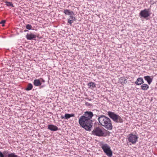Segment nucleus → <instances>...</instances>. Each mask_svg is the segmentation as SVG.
<instances>
[{
    "label": "nucleus",
    "mask_w": 157,
    "mask_h": 157,
    "mask_svg": "<svg viewBox=\"0 0 157 157\" xmlns=\"http://www.w3.org/2000/svg\"><path fill=\"white\" fill-rule=\"evenodd\" d=\"M94 116L93 113L86 111L79 119L78 123L80 125L86 130L90 131L93 126L91 120Z\"/></svg>",
    "instance_id": "nucleus-1"
},
{
    "label": "nucleus",
    "mask_w": 157,
    "mask_h": 157,
    "mask_svg": "<svg viewBox=\"0 0 157 157\" xmlns=\"http://www.w3.org/2000/svg\"><path fill=\"white\" fill-rule=\"evenodd\" d=\"M98 120L100 124L108 130H111L113 128L112 122L110 119L104 115L99 117Z\"/></svg>",
    "instance_id": "nucleus-2"
},
{
    "label": "nucleus",
    "mask_w": 157,
    "mask_h": 157,
    "mask_svg": "<svg viewBox=\"0 0 157 157\" xmlns=\"http://www.w3.org/2000/svg\"><path fill=\"white\" fill-rule=\"evenodd\" d=\"M106 130L103 128L97 127L94 128L92 131V134L94 136L102 137L105 136V132Z\"/></svg>",
    "instance_id": "nucleus-3"
},
{
    "label": "nucleus",
    "mask_w": 157,
    "mask_h": 157,
    "mask_svg": "<svg viewBox=\"0 0 157 157\" xmlns=\"http://www.w3.org/2000/svg\"><path fill=\"white\" fill-rule=\"evenodd\" d=\"M63 13L66 15L70 16V18L68 19L67 23L71 25L76 20V17L73 16L74 14V12L68 9L64 10Z\"/></svg>",
    "instance_id": "nucleus-4"
},
{
    "label": "nucleus",
    "mask_w": 157,
    "mask_h": 157,
    "mask_svg": "<svg viewBox=\"0 0 157 157\" xmlns=\"http://www.w3.org/2000/svg\"><path fill=\"white\" fill-rule=\"evenodd\" d=\"M101 147L105 154L109 157H111L113 153L110 147L106 144H101Z\"/></svg>",
    "instance_id": "nucleus-5"
},
{
    "label": "nucleus",
    "mask_w": 157,
    "mask_h": 157,
    "mask_svg": "<svg viewBox=\"0 0 157 157\" xmlns=\"http://www.w3.org/2000/svg\"><path fill=\"white\" fill-rule=\"evenodd\" d=\"M108 115L109 117L116 122L122 123L123 122L121 118L114 112L109 111L108 112Z\"/></svg>",
    "instance_id": "nucleus-6"
},
{
    "label": "nucleus",
    "mask_w": 157,
    "mask_h": 157,
    "mask_svg": "<svg viewBox=\"0 0 157 157\" xmlns=\"http://www.w3.org/2000/svg\"><path fill=\"white\" fill-rule=\"evenodd\" d=\"M138 137L137 135L130 133L127 138L129 142L132 144H135L138 141Z\"/></svg>",
    "instance_id": "nucleus-7"
},
{
    "label": "nucleus",
    "mask_w": 157,
    "mask_h": 157,
    "mask_svg": "<svg viewBox=\"0 0 157 157\" xmlns=\"http://www.w3.org/2000/svg\"><path fill=\"white\" fill-rule=\"evenodd\" d=\"M151 13L149 9H145L142 10L139 13V15L140 18L143 17L146 19L149 17Z\"/></svg>",
    "instance_id": "nucleus-8"
},
{
    "label": "nucleus",
    "mask_w": 157,
    "mask_h": 157,
    "mask_svg": "<svg viewBox=\"0 0 157 157\" xmlns=\"http://www.w3.org/2000/svg\"><path fill=\"white\" fill-rule=\"evenodd\" d=\"M36 37V35L32 33H27L26 36V37L28 40H35Z\"/></svg>",
    "instance_id": "nucleus-9"
},
{
    "label": "nucleus",
    "mask_w": 157,
    "mask_h": 157,
    "mask_svg": "<svg viewBox=\"0 0 157 157\" xmlns=\"http://www.w3.org/2000/svg\"><path fill=\"white\" fill-rule=\"evenodd\" d=\"M74 116L75 114L74 113H66L65 114L64 116H61V117L62 119H65L67 120L71 117H74Z\"/></svg>",
    "instance_id": "nucleus-10"
},
{
    "label": "nucleus",
    "mask_w": 157,
    "mask_h": 157,
    "mask_svg": "<svg viewBox=\"0 0 157 157\" xmlns=\"http://www.w3.org/2000/svg\"><path fill=\"white\" fill-rule=\"evenodd\" d=\"M48 129L51 131H55L58 130V128L53 124H50L48 126Z\"/></svg>",
    "instance_id": "nucleus-11"
},
{
    "label": "nucleus",
    "mask_w": 157,
    "mask_h": 157,
    "mask_svg": "<svg viewBox=\"0 0 157 157\" xmlns=\"http://www.w3.org/2000/svg\"><path fill=\"white\" fill-rule=\"evenodd\" d=\"M144 83V81L143 79L141 77L138 78L136 81L135 82V84L137 85H140Z\"/></svg>",
    "instance_id": "nucleus-12"
},
{
    "label": "nucleus",
    "mask_w": 157,
    "mask_h": 157,
    "mask_svg": "<svg viewBox=\"0 0 157 157\" xmlns=\"http://www.w3.org/2000/svg\"><path fill=\"white\" fill-rule=\"evenodd\" d=\"M144 79L146 80L148 84L150 85L152 82L153 78H151L149 76H147L144 77Z\"/></svg>",
    "instance_id": "nucleus-13"
},
{
    "label": "nucleus",
    "mask_w": 157,
    "mask_h": 157,
    "mask_svg": "<svg viewBox=\"0 0 157 157\" xmlns=\"http://www.w3.org/2000/svg\"><path fill=\"white\" fill-rule=\"evenodd\" d=\"M33 83L34 85L36 86H40L41 85V82L40 79H36L34 80Z\"/></svg>",
    "instance_id": "nucleus-14"
},
{
    "label": "nucleus",
    "mask_w": 157,
    "mask_h": 157,
    "mask_svg": "<svg viewBox=\"0 0 157 157\" xmlns=\"http://www.w3.org/2000/svg\"><path fill=\"white\" fill-rule=\"evenodd\" d=\"M119 82L122 85H124L126 82V79L124 77H121L119 78Z\"/></svg>",
    "instance_id": "nucleus-15"
},
{
    "label": "nucleus",
    "mask_w": 157,
    "mask_h": 157,
    "mask_svg": "<svg viewBox=\"0 0 157 157\" xmlns=\"http://www.w3.org/2000/svg\"><path fill=\"white\" fill-rule=\"evenodd\" d=\"M141 89L144 90H147L149 88V86L146 84H143L141 86Z\"/></svg>",
    "instance_id": "nucleus-16"
},
{
    "label": "nucleus",
    "mask_w": 157,
    "mask_h": 157,
    "mask_svg": "<svg viewBox=\"0 0 157 157\" xmlns=\"http://www.w3.org/2000/svg\"><path fill=\"white\" fill-rule=\"evenodd\" d=\"M87 85L89 88L91 89H93L96 87V84L95 83L93 82H90L88 83Z\"/></svg>",
    "instance_id": "nucleus-17"
},
{
    "label": "nucleus",
    "mask_w": 157,
    "mask_h": 157,
    "mask_svg": "<svg viewBox=\"0 0 157 157\" xmlns=\"http://www.w3.org/2000/svg\"><path fill=\"white\" fill-rule=\"evenodd\" d=\"M33 88V86L31 83H29L25 90H26L29 91L31 90Z\"/></svg>",
    "instance_id": "nucleus-18"
},
{
    "label": "nucleus",
    "mask_w": 157,
    "mask_h": 157,
    "mask_svg": "<svg viewBox=\"0 0 157 157\" xmlns=\"http://www.w3.org/2000/svg\"><path fill=\"white\" fill-rule=\"evenodd\" d=\"M4 2L6 4V5L7 6H11L12 7H14L13 4L11 2H9L7 1H5Z\"/></svg>",
    "instance_id": "nucleus-19"
},
{
    "label": "nucleus",
    "mask_w": 157,
    "mask_h": 157,
    "mask_svg": "<svg viewBox=\"0 0 157 157\" xmlns=\"http://www.w3.org/2000/svg\"><path fill=\"white\" fill-rule=\"evenodd\" d=\"M32 25L30 24H27L26 26V29L28 30L32 29Z\"/></svg>",
    "instance_id": "nucleus-20"
},
{
    "label": "nucleus",
    "mask_w": 157,
    "mask_h": 157,
    "mask_svg": "<svg viewBox=\"0 0 157 157\" xmlns=\"http://www.w3.org/2000/svg\"><path fill=\"white\" fill-rule=\"evenodd\" d=\"M5 23V21L4 20L2 21L1 22H0V23L1 24H2V26H4V24Z\"/></svg>",
    "instance_id": "nucleus-21"
},
{
    "label": "nucleus",
    "mask_w": 157,
    "mask_h": 157,
    "mask_svg": "<svg viewBox=\"0 0 157 157\" xmlns=\"http://www.w3.org/2000/svg\"><path fill=\"white\" fill-rule=\"evenodd\" d=\"M40 80L42 82H45V80L42 78H40Z\"/></svg>",
    "instance_id": "nucleus-22"
},
{
    "label": "nucleus",
    "mask_w": 157,
    "mask_h": 157,
    "mask_svg": "<svg viewBox=\"0 0 157 157\" xmlns=\"http://www.w3.org/2000/svg\"><path fill=\"white\" fill-rule=\"evenodd\" d=\"M7 152V151H5L3 152V153H4V154H5V153H6V154Z\"/></svg>",
    "instance_id": "nucleus-23"
},
{
    "label": "nucleus",
    "mask_w": 157,
    "mask_h": 157,
    "mask_svg": "<svg viewBox=\"0 0 157 157\" xmlns=\"http://www.w3.org/2000/svg\"><path fill=\"white\" fill-rule=\"evenodd\" d=\"M27 31V30H25V32H26V31Z\"/></svg>",
    "instance_id": "nucleus-24"
},
{
    "label": "nucleus",
    "mask_w": 157,
    "mask_h": 157,
    "mask_svg": "<svg viewBox=\"0 0 157 157\" xmlns=\"http://www.w3.org/2000/svg\"><path fill=\"white\" fill-rule=\"evenodd\" d=\"M87 102H86V105H87Z\"/></svg>",
    "instance_id": "nucleus-25"
}]
</instances>
